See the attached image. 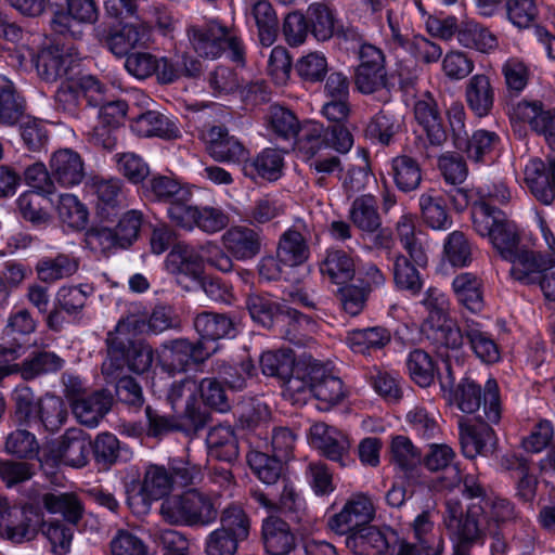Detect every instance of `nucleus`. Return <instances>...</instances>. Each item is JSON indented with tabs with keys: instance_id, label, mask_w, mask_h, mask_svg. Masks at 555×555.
Wrapping results in <instances>:
<instances>
[{
	"instance_id": "1",
	"label": "nucleus",
	"mask_w": 555,
	"mask_h": 555,
	"mask_svg": "<svg viewBox=\"0 0 555 555\" xmlns=\"http://www.w3.org/2000/svg\"><path fill=\"white\" fill-rule=\"evenodd\" d=\"M186 35L190 44L199 56L216 60L228 53L232 62L245 65L246 49L234 27L227 26L218 20H209L202 25H191Z\"/></svg>"
},
{
	"instance_id": "2",
	"label": "nucleus",
	"mask_w": 555,
	"mask_h": 555,
	"mask_svg": "<svg viewBox=\"0 0 555 555\" xmlns=\"http://www.w3.org/2000/svg\"><path fill=\"white\" fill-rule=\"evenodd\" d=\"M475 231L482 237H488L493 248L505 260L512 258L520 248V236L516 224L506 214L496 207L478 204L472 211Z\"/></svg>"
},
{
	"instance_id": "3",
	"label": "nucleus",
	"mask_w": 555,
	"mask_h": 555,
	"mask_svg": "<svg viewBox=\"0 0 555 555\" xmlns=\"http://www.w3.org/2000/svg\"><path fill=\"white\" fill-rule=\"evenodd\" d=\"M160 513L170 524L189 526H206L218 516L210 496L196 489L166 499L162 503Z\"/></svg>"
},
{
	"instance_id": "4",
	"label": "nucleus",
	"mask_w": 555,
	"mask_h": 555,
	"mask_svg": "<svg viewBox=\"0 0 555 555\" xmlns=\"http://www.w3.org/2000/svg\"><path fill=\"white\" fill-rule=\"evenodd\" d=\"M481 514V507L475 503L470 504L465 513L462 502L457 498L447 499L444 524L456 535L455 555H464L473 544L481 539V522L479 520Z\"/></svg>"
},
{
	"instance_id": "5",
	"label": "nucleus",
	"mask_w": 555,
	"mask_h": 555,
	"mask_svg": "<svg viewBox=\"0 0 555 555\" xmlns=\"http://www.w3.org/2000/svg\"><path fill=\"white\" fill-rule=\"evenodd\" d=\"M483 399V413L488 423L496 424L501 418V405L499 389L495 380L489 379L486 384V391L482 395L481 388L474 380L464 378L454 391V401L457 408L467 414L479 410Z\"/></svg>"
},
{
	"instance_id": "6",
	"label": "nucleus",
	"mask_w": 555,
	"mask_h": 555,
	"mask_svg": "<svg viewBox=\"0 0 555 555\" xmlns=\"http://www.w3.org/2000/svg\"><path fill=\"white\" fill-rule=\"evenodd\" d=\"M65 8L56 10L51 20V30L60 36L79 39L83 34V25L94 24L99 18V10L94 0H65Z\"/></svg>"
},
{
	"instance_id": "7",
	"label": "nucleus",
	"mask_w": 555,
	"mask_h": 555,
	"mask_svg": "<svg viewBox=\"0 0 555 555\" xmlns=\"http://www.w3.org/2000/svg\"><path fill=\"white\" fill-rule=\"evenodd\" d=\"M41 518L31 505H11L0 495V535L14 543L31 540Z\"/></svg>"
},
{
	"instance_id": "8",
	"label": "nucleus",
	"mask_w": 555,
	"mask_h": 555,
	"mask_svg": "<svg viewBox=\"0 0 555 555\" xmlns=\"http://www.w3.org/2000/svg\"><path fill=\"white\" fill-rule=\"evenodd\" d=\"M168 218L186 231L197 228L208 234L220 232L229 224V216L221 208L191 205L189 202L175 205L168 211Z\"/></svg>"
},
{
	"instance_id": "9",
	"label": "nucleus",
	"mask_w": 555,
	"mask_h": 555,
	"mask_svg": "<svg viewBox=\"0 0 555 555\" xmlns=\"http://www.w3.org/2000/svg\"><path fill=\"white\" fill-rule=\"evenodd\" d=\"M211 354L203 340L192 343L178 338L162 344L158 360L162 369L169 374L184 372L191 363H202Z\"/></svg>"
},
{
	"instance_id": "10",
	"label": "nucleus",
	"mask_w": 555,
	"mask_h": 555,
	"mask_svg": "<svg viewBox=\"0 0 555 555\" xmlns=\"http://www.w3.org/2000/svg\"><path fill=\"white\" fill-rule=\"evenodd\" d=\"M198 383L191 377L173 382L167 390V401L173 410L183 404L182 420L189 422L186 430H201L208 422V413L201 409L197 400Z\"/></svg>"
},
{
	"instance_id": "11",
	"label": "nucleus",
	"mask_w": 555,
	"mask_h": 555,
	"mask_svg": "<svg viewBox=\"0 0 555 555\" xmlns=\"http://www.w3.org/2000/svg\"><path fill=\"white\" fill-rule=\"evenodd\" d=\"M166 269L185 291L197 289L203 274V260L191 246L176 244L166 257Z\"/></svg>"
},
{
	"instance_id": "12",
	"label": "nucleus",
	"mask_w": 555,
	"mask_h": 555,
	"mask_svg": "<svg viewBox=\"0 0 555 555\" xmlns=\"http://www.w3.org/2000/svg\"><path fill=\"white\" fill-rule=\"evenodd\" d=\"M309 441L327 460L340 466L347 465L351 442L341 430L325 423H315L310 427Z\"/></svg>"
},
{
	"instance_id": "13",
	"label": "nucleus",
	"mask_w": 555,
	"mask_h": 555,
	"mask_svg": "<svg viewBox=\"0 0 555 555\" xmlns=\"http://www.w3.org/2000/svg\"><path fill=\"white\" fill-rule=\"evenodd\" d=\"M375 515V508L365 495H357L349 500L343 509L328 520L331 530L347 537L359 532L369 525Z\"/></svg>"
},
{
	"instance_id": "14",
	"label": "nucleus",
	"mask_w": 555,
	"mask_h": 555,
	"mask_svg": "<svg viewBox=\"0 0 555 555\" xmlns=\"http://www.w3.org/2000/svg\"><path fill=\"white\" fill-rule=\"evenodd\" d=\"M513 116L543 135L548 146L555 151V108L546 109L538 100H521L513 107Z\"/></svg>"
},
{
	"instance_id": "15",
	"label": "nucleus",
	"mask_w": 555,
	"mask_h": 555,
	"mask_svg": "<svg viewBox=\"0 0 555 555\" xmlns=\"http://www.w3.org/2000/svg\"><path fill=\"white\" fill-rule=\"evenodd\" d=\"M207 153L220 163L245 164L248 151L223 126H211L203 133Z\"/></svg>"
},
{
	"instance_id": "16",
	"label": "nucleus",
	"mask_w": 555,
	"mask_h": 555,
	"mask_svg": "<svg viewBox=\"0 0 555 555\" xmlns=\"http://www.w3.org/2000/svg\"><path fill=\"white\" fill-rule=\"evenodd\" d=\"M401 540L390 529L380 530L375 526L366 525L359 532L346 538V545L356 555L374 552L373 555H385L387 552L400 550Z\"/></svg>"
},
{
	"instance_id": "17",
	"label": "nucleus",
	"mask_w": 555,
	"mask_h": 555,
	"mask_svg": "<svg viewBox=\"0 0 555 555\" xmlns=\"http://www.w3.org/2000/svg\"><path fill=\"white\" fill-rule=\"evenodd\" d=\"M413 530L416 542L401 540L397 555H441L443 541L440 534L434 531V522L428 512H423L415 518Z\"/></svg>"
},
{
	"instance_id": "18",
	"label": "nucleus",
	"mask_w": 555,
	"mask_h": 555,
	"mask_svg": "<svg viewBox=\"0 0 555 555\" xmlns=\"http://www.w3.org/2000/svg\"><path fill=\"white\" fill-rule=\"evenodd\" d=\"M525 182L540 203L551 205L555 199V158L531 159L525 168Z\"/></svg>"
},
{
	"instance_id": "19",
	"label": "nucleus",
	"mask_w": 555,
	"mask_h": 555,
	"mask_svg": "<svg viewBox=\"0 0 555 555\" xmlns=\"http://www.w3.org/2000/svg\"><path fill=\"white\" fill-rule=\"evenodd\" d=\"M487 420L473 423L462 418L459 422L460 442L466 457L474 459L478 454H488L494 450L495 434Z\"/></svg>"
},
{
	"instance_id": "20",
	"label": "nucleus",
	"mask_w": 555,
	"mask_h": 555,
	"mask_svg": "<svg viewBox=\"0 0 555 555\" xmlns=\"http://www.w3.org/2000/svg\"><path fill=\"white\" fill-rule=\"evenodd\" d=\"M28 54L38 77L47 82H55L65 77L73 64L72 56L59 46H47L37 53L29 51Z\"/></svg>"
},
{
	"instance_id": "21",
	"label": "nucleus",
	"mask_w": 555,
	"mask_h": 555,
	"mask_svg": "<svg viewBox=\"0 0 555 555\" xmlns=\"http://www.w3.org/2000/svg\"><path fill=\"white\" fill-rule=\"evenodd\" d=\"M311 393L319 401V409L330 410L340 403L346 393L339 377L328 373L322 365L314 364L310 367Z\"/></svg>"
},
{
	"instance_id": "22",
	"label": "nucleus",
	"mask_w": 555,
	"mask_h": 555,
	"mask_svg": "<svg viewBox=\"0 0 555 555\" xmlns=\"http://www.w3.org/2000/svg\"><path fill=\"white\" fill-rule=\"evenodd\" d=\"M50 170L54 182L65 188L80 184L86 175L81 156L70 149H61L51 155Z\"/></svg>"
},
{
	"instance_id": "23",
	"label": "nucleus",
	"mask_w": 555,
	"mask_h": 555,
	"mask_svg": "<svg viewBox=\"0 0 555 555\" xmlns=\"http://www.w3.org/2000/svg\"><path fill=\"white\" fill-rule=\"evenodd\" d=\"M113 396L106 389H99L81 399L73 400L70 405L76 420L87 427H96L100 421L109 412Z\"/></svg>"
},
{
	"instance_id": "24",
	"label": "nucleus",
	"mask_w": 555,
	"mask_h": 555,
	"mask_svg": "<svg viewBox=\"0 0 555 555\" xmlns=\"http://www.w3.org/2000/svg\"><path fill=\"white\" fill-rule=\"evenodd\" d=\"M414 118L426 133L430 145L440 146L443 144L447 140V132L442 125L437 102L429 93L415 102Z\"/></svg>"
},
{
	"instance_id": "25",
	"label": "nucleus",
	"mask_w": 555,
	"mask_h": 555,
	"mask_svg": "<svg viewBox=\"0 0 555 555\" xmlns=\"http://www.w3.org/2000/svg\"><path fill=\"white\" fill-rule=\"evenodd\" d=\"M505 260L512 263L511 275L525 284L539 282L546 269H550L553 258L541 254L518 248L512 258Z\"/></svg>"
},
{
	"instance_id": "26",
	"label": "nucleus",
	"mask_w": 555,
	"mask_h": 555,
	"mask_svg": "<svg viewBox=\"0 0 555 555\" xmlns=\"http://www.w3.org/2000/svg\"><path fill=\"white\" fill-rule=\"evenodd\" d=\"M224 249L236 260H248L257 256L261 248V238L257 231L248 227H232L222 237Z\"/></svg>"
},
{
	"instance_id": "27",
	"label": "nucleus",
	"mask_w": 555,
	"mask_h": 555,
	"mask_svg": "<svg viewBox=\"0 0 555 555\" xmlns=\"http://www.w3.org/2000/svg\"><path fill=\"white\" fill-rule=\"evenodd\" d=\"M91 441L79 428H69L61 437L54 450L55 455L66 465L82 467L88 463Z\"/></svg>"
},
{
	"instance_id": "28",
	"label": "nucleus",
	"mask_w": 555,
	"mask_h": 555,
	"mask_svg": "<svg viewBox=\"0 0 555 555\" xmlns=\"http://www.w3.org/2000/svg\"><path fill=\"white\" fill-rule=\"evenodd\" d=\"M13 421L16 426L39 430L41 397L26 385L17 386L12 395Z\"/></svg>"
},
{
	"instance_id": "29",
	"label": "nucleus",
	"mask_w": 555,
	"mask_h": 555,
	"mask_svg": "<svg viewBox=\"0 0 555 555\" xmlns=\"http://www.w3.org/2000/svg\"><path fill=\"white\" fill-rule=\"evenodd\" d=\"M495 92L490 78L485 74L472 76L465 86V100L469 109L478 117L490 114Z\"/></svg>"
},
{
	"instance_id": "30",
	"label": "nucleus",
	"mask_w": 555,
	"mask_h": 555,
	"mask_svg": "<svg viewBox=\"0 0 555 555\" xmlns=\"http://www.w3.org/2000/svg\"><path fill=\"white\" fill-rule=\"evenodd\" d=\"M500 144V138L495 132L477 130L472 137H464L459 140L455 147L466 154L474 163H491L494 153Z\"/></svg>"
},
{
	"instance_id": "31",
	"label": "nucleus",
	"mask_w": 555,
	"mask_h": 555,
	"mask_svg": "<svg viewBox=\"0 0 555 555\" xmlns=\"http://www.w3.org/2000/svg\"><path fill=\"white\" fill-rule=\"evenodd\" d=\"M262 541L267 555H287L295 545L289 526L282 519L269 517L262 525Z\"/></svg>"
},
{
	"instance_id": "32",
	"label": "nucleus",
	"mask_w": 555,
	"mask_h": 555,
	"mask_svg": "<svg viewBox=\"0 0 555 555\" xmlns=\"http://www.w3.org/2000/svg\"><path fill=\"white\" fill-rule=\"evenodd\" d=\"M418 206L422 220L428 228L444 231L452 225L446 201L438 191L429 189L421 194Z\"/></svg>"
},
{
	"instance_id": "33",
	"label": "nucleus",
	"mask_w": 555,
	"mask_h": 555,
	"mask_svg": "<svg viewBox=\"0 0 555 555\" xmlns=\"http://www.w3.org/2000/svg\"><path fill=\"white\" fill-rule=\"evenodd\" d=\"M146 195L158 202L169 203L167 212L178 204L185 205L191 199V192L176 180L166 176L153 177L145 185Z\"/></svg>"
},
{
	"instance_id": "34",
	"label": "nucleus",
	"mask_w": 555,
	"mask_h": 555,
	"mask_svg": "<svg viewBox=\"0 0 555 555\" xmlns=\"http://www.w3.org/2000/svg\"><path fill=\"white\" fill-rule=\"evenodd\" d=\"M131 129L140 137L171 139L179 134L176 124L156 111H147L133 118Z\"/></svg>"
},
{
	"instance_id": "35",
	"label": "nucleus",
	"mask_w": 555,
	"mask_h": 555,
	"mask_svg": "<svg viewBox=\"0 0 555 555\" xmlns=\"http://www.w3.org/2000/svg\"><path fill=\"white\" fill-rule=\"evenodd\" d=\"M283 156L280 151L266 149L254 159H246L243 165V172L251 179L262 178L268 181H275L282 175Z\"/></svg>"
},
{
	"instance_id": "36",
	"label": "nucleus",
	"mask_w": 555,
	"mask_h": 555,
	"mask_svg": "<svg viewBox=\"0 0 555 555\" xmlns=\"http://www.w3.org/2000/svg\"><path fill=\"white\" fill-rule=\"evenodd\" d=\"M129 337H106L107 357L102 363V374L106 383L116 384L126 375V349Z\"/></svg>"
},
{
	"instance_id": "37",
	"label": "nucleus",
	"mask_w": 555,
	"mask_h": 555,
	"mask_svg": "<svg viewBox=\"0 0 555 555\" xmlns=\"http://www.w3.org/2000/svg\"><path fill=\"white\" fill-rule=\"evenodd\" d=\"M246 307L251 319L263 327H271L274 319L284 313L294 320H299L302 317L297 310L281 307L269 297L261 295L248 296Z\"/></svg>"
},
{
	"instance_id": "38",
	"label": "nucleus",
	"mask_w": 555,
	"mask_h": 555,
	"mask_svg": "<svg viewBox=\"0 0 555 555\" xmlns=\"http://www.w3.org/2000/svg\"><path fill=\"white\" fill-rule=\"evenodd\" d=\"M206 443L210 457L231 463L238 456V441L230 426L220 425L211 428L207 435Z\"/></svg>"
},
{
	"instance_id": "39",
	"label": "nucleus",
	"mask_w": 555,
	"mask_h": 555,
	"mask_svg": "<svg viewBox=\"0 0 555 555\" xmlns=\"http://www.w3.org/2000/svg\"><path fill=\"white\" fill-rule=\"evenodd\" d=\"M24 115V99L14 83L0 75V128L13 127Z\"/></svg>"
},
{
	"instance_id": "40",
	"label": "nucleus",
	"mask_w": 555,
	"mask_h": 555,
	"mask_svg": "<svg viewBox=\"0 0 555 555\" xmlns=\"http://www.w3.org/2000/svg\"><path fill=\"white\" fill-rule=\"evenodd\" d=\"M194 327L202 339L217 340L235 335L234 321L222 313L204 311L195 317Z\"/></svg>"
},
{
	"instance_id": "41",
	"label": "nucleus",
	"mask_w": 555,
	"mask_h": 555,
	"mask_svg": "<svg viewBox=\"0 0 555 555\" xmlns=\"http://www.w3.org/2000/svg\"><path fill=\"white\" fill-rule=\"evenodd\" d=\"M422 332L437 348L457 349L465 338L463 328L456 326L449 318L443 321H424Z\"/></svg>"
},
{
	"instance_id": "42",
	"label": "nucleus",
	"mask_w": 555,
	"mask_h": 555,
	"mask_svg": "<svg viewBox=\"0 0 555 555\" xmlns=\"http://www.w3.org/2000/svg\"><path fill=\"white\" fill-rule=\"evenodd\" d=\"M145 25L126 24L120 29L109 34L105 40L108 50L116 56L129 55L130 51L146 41Z\"/></svg>"
},
{
	"instance_id": "43",
	"label": "nucleus",
	"mask_w": 555,
	"mask_h": 555,
	"mask_svg": "<svg viewBox=\"0 0 555 555\" xmlns=\"http://www.w3.org/2000/svg\"><path fill=\"white\" fill-rule=\"evenodd\" d=\"M466 340L475 354L485 363H494L500 359V350L491 336L482 331L481 325L466 319L463 325Z\"/></svg>"
},
{
	"instance_id": "44",
	"label": "nucleus",
	"mask_w": 555,
	"mask_h": 555,
	"mask_svg": "<svg viewBox=\"0 0 555 555\" xmlns=\"http://www.w3.org/2000/svg\"><path fill=\"white\" fill-rule=\"evenodd\" d=\"M323 276L335 284H345L356 274L354 261L349 254L341 249L328 250L320 263Z\"/></svg>"
},
{
	"instance_id": "45",
	"label": "nucleus",
	"mask_w": 555,
	"mask_h": 555,
	"mask_svg": "<svg viewBox=\"0 0 555 555\" xmlns=\"http://www.w3.org/2000/svg\"><path fill=\"white\" fill-rule=\"evenodd\" d=\"M416 263L401 253L392 257V280L399 291L411 295L420 294L423 288V279Z\"/></svg>"
},
{
	"instance_id": "46",
	"label": "nucleus",
	"mask_w": 555,
	"mask_h": 555,
	"mask_svg": "<svg viewBox=\"0 0 555 555\" xmlns=\"http://www.w3.org/2000/svg\"><path fill=\"white\" fill-rule=\"evenodd\" d=\"M452 288L457 301L467 310L476 313L482 309L481 280L477 275L470 272L456 275Z\"/></svg>"
},
{
	"instance_id": "47",
	"label": "nucleus",
	"mask_w": 555,
	"mask_h": 555,
	"mask_svg": "<svg viewBox=\"0 0 555 555\" xmlns=\"http://www.w3.org/2000/svg\"><path fill=\"white\" fill-rule=\"evenodd\" d=\"M390 173L398 190L404 193L415 191L422 182L420 163L405 154L392 158Z\"/></svg>"
},
{
	"instance_id": "48",
	"label": "nucleus",
	"mask_w": 555,
	"mask_h": 555,
	"mask_svg": "<svg viewBox=\"0 0 555 555\" xmlns=\"http://www.w3.org/2000/svg\"><path fill=\"white\" fill-rule=\"evenodd\" d=\"M249 15L254 20L258 38L263 47H271L278 37V16L272 4L267 0H259L251 4Z\"/></svg>"
},
{
	"instance_id": "49",
	"label": "nucleus",
	"mask_w": 555,
	"mask_h": 555,
	"mask_svg": "<svg viewBox=\"0 0 555 555\" xmlns=\"http://www.w3.org/2000/svg\"><path fill=\"white\" fill-rule=\"evenodd\" d=\"M276 254L283 266L294 268L308 259L309 247L300 232L289 229L281 236Z\"/></svg>"
},
{
	"instance_id": "50",
	"label": "nucleus",
	"mask_w": 555,
	"mask_h": 555,
	"mask_svg": "<svg viewBox=\"0 0 555 555\" xmlns=\"http://www.w3.org/2000/svg\"><path fill=\"white\" fill-rule=\"evenodd\" d=\"M456 39L461 46L483 53L498 47L496 37L488 28L473 21L461 23L456 30Z\"/></svg>"
},
{
	"instance_id": "51",
	"label": "nucleus",
	"mask_w": 555,
	"mask_h": 555,
	"mask_svg": "<svg viewBox=\"0 0 555 555\" xmlns=\"http://www.w3.org/2000/svg\"><path fill=\"white\" fill-rule=\"evenodd\" d=\"M77 270V259L66 254H57L54 257H43L36 266L38 278L46 283H53L57 280L69 278L75 274Z\"/></svg>"
},
{
	"instance_id": "52",
	"label": "nucleus",
	"mask_w": 555,
	"mask_h": 555,
	"mask_svg": "<svg viewBox=\"0 0 555 555\" xmlns=\"http://www.w3.org/2000/svg\"><path fill=\"white\" fill-rule=\"evenodd\" d=\"M42 504L51 514H61L70 525H77L83 515V505L75 493H46Z\"/></svg>"
},
{
	"instance_id": "53",
	"label": "nucleus",
	"mask_w": 555,
	"mask_h": 555,
	"mask_svg": "<svg viewBox=\"0 0 555 555\" xmlns=\"http://www.w3.org/2000/svg\"><path fill=\"white\" fill-rule=\"evenodd\" d=\"M390 339L391 336L387 328L374 326L349 332L347 344L353 352L365 354L372 350L382 349L390 343Z\"/></svg>"
},
{
	"instance_id": "54",
	"label": "nucleus",
	"mask_w": 555,
	"mask_h": 555,
	"mask_svg": "<svg viewBox=\"0 0 555 555\" xmlns=\"http://www.w3.org/2000/svg\"><path fill=\"white\" fill-rule=\"evenodd\" d=\"M68 410L64 400L53 393L41 397L39 430L59 431L67 422Z\"/></svg>"
},
{
	"instance_id": "55",
	"label": "nucleus",
	"mask_w": 555,
	"mask_h": 555,
	"mask_svg": "<svg viewBox=\"0 0 555 555\" xmlns=\"http://www.w3.org/2000/svg\"><path fill=\"white\" fill-rule=\"evenodd\" d=\"M454 455L453 450L447 444H430L429 451L424 457V464L429 470H448L451 473V477L446 482L447 488H454L462 480L457 467L452 466Z\"/></svg>"
},
{
	"instance_id": "56",
	"label": "nucleus",
	"mask_w": 555,
	"mask_h": 555,
	"mask_svg": "<svg viewBox=\"0 0 555 555\" xmlns=\"http://www.w3.org/2000/svg\"><path fill=\"white\" fill-rule=\"evenodd\" d=\"M397 235L402 247L409 254L410 258L418 264L425 267L427 264V254L422 242L415 234L414 219L410 215H403L396 225Z\"/></svg>"
},
{
	"instance_id": "57",
	"label": "nucleus",
	"mask_w": 555,
	"mask_h": 555,
	"mask_svg": "<svg viewBox=\"0 0 555 555\" xmlns=\"http://www.w3.org/2000/svg\"><path fill=\"white\" fill-rule=\"evenodd\" d=\"M402 122L388 111H379L369 122L365 134L372 141L389 145L401 131Z\"/></svg>"
},
{
	"instance_id": "58",
	"label": "nucleus",
	"mask_w": 555,
	"mask_h": 555,
	"mask_svg": "<svg viewBox=\"0 0 555 555\" xmlns=\"http://www.w3.org/2000/svg\"><path fill=\"white\" fill-rule=\"evenodd\" d=\"M350 218L357 228L369 233L376 232L382 223L376 201L372 195H362L354 199Z\"/></svg>"
},
{
	"instance_id": "59",
	"label": "nucleus",
	"mask_w": 555,
	"mask_h": 555,
	"mask_svg": "<svg viewBox=\"0 0 555 555\" xmlns=\"http://www.w3.org/2000/svg\"><path fill=\"white\" fill-rule=\"evenodd\" d=\"M477 505L482 509V514L479 515L481 532L485 529H494L515 517L514 506L505 499L487 498L482 499V504Z\"/></svg>"
},
{
	"instance_id": "60",
	"label": "nucleus",
	"mask_w": 555,
	"mask_h": 555,
	"mask_svg": "<svg viewBox=\"0 0 555 555\" xmlns=\"http://www.w3.org/2000/svg\"><path fill=\"white\" fill-rule=\"evenodd\" d=\"M307 18L310 33L318 41H327L334 36L337 26L335 15L325 4H310L307 10Z\"/></svg>"
},
{
	"instance_id": "61",
	"label": "nucleus",
	"mask_w": 555,
	"mask_h": 555,
	"mask_svg": "<svg viewBox=\"0 0 555 555\" xmlns=\"http://www.w3.org/2000/svg\"><path fill=\"white\" fill-rule=\"evenodd\" d=\"M60 220L73 230H82L88 223L86 206L73 194H61L56 203Z\"/></svg>"
},
{
	"instance_id": "62",
	"label": "nucleus",
	"mask_w": 555,
	"mask_h": 555,
	"mask_svg": "<svg viewBox=\"0 0 555 555\" xmlns=\"http://www.w3.org/2000/svg\"><path fill=\"white\" fill-rule=\"evenodd\" d=\"M64 359L50 350H36L26 358L25 373L30 380L38 377L54 374L64 366Z\"/></svg>"
},
{
	"instance_id": "63",
	"label": "nucleus",
	"mask_w": 555,
	"mask_h": 555,
	"mask_svg": "<svg viewBox=\"0 0 555 555\" xmlns=\"http://www.w3.org/2000/svg\"><path fill=\"white\" fill-rule=\"evenodd\" d=\"M247 461L255 475L266 485H274L282 477L283 461L274 455L250 451Z\"/></svg>"
},
{
	"instance_id": "64",
	"label": "nucleus",
	"mask_w": 555,
	"mask_h": 555,
	"mask_svg": "<svg viewBox=\"0 0 555 555\" xmlns=\"http://www.w3.org/2000/svg\"><path fill=\"white\" fill-rule=\"evenodd\" d=\"M267 121L274 134L283 139H292L298 134L299 120L288 108L273 104L269 107Z\"/></svg>"
}]
</instances>
